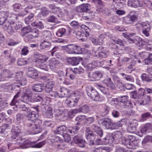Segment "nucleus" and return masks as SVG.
Instances as JSON below:
<instances>
[{
  "instance_id": "nucleus-1",
  "label": "nucleus",
  "mask_w": 152,
  "mask_h": 152,
  "mask_svg": "<svg viewBox=\"0 0 152 152\" xmlns=\"http://www.w3.org/2000/svg\"><path fill=\"white\" fill-rule=\"evenodd\" d=\"M39 106L33 107L36 111H31L30 108L25 104L21 105L20 108L24 112V116L27 118L26 126L29 128L31 134H38L41 131V125L42 121L37 119L39 115L38 113Z\"/></svg>"
},
{
  "instance_id": "nucleus-2",
  "label": "nucleus",
  "mask_w": 152,
  "mask_h": 152,
  "mask_svg": "<svg viewBox=\"0 0 152 152\" xmlns=\"http://www.w3.org/2000/svg\"><path fill=\"white\" fill-rule=\"evenodd\" d=\"M0 25H4V28L10 34L14 33V30H18L21 26V25L16 23L10 18H0Z\"/></svg>"
},
{
  "instance_id": "nucleus-3",
  "label": "nucleus",
  "mask_w": 152,
  "mask_h": 152,
  "mask_svg": "<svg viewBox=\"0 0 152 152\" xmlns=\"http://www.w3.org/2000/svg\"><path fill=\"white\" fill-rule=\"evenodd\" d=\"M101 124L106 128L108 129H118L120 127H121L122 124L120 122L115 123L113 122L110 119L105 118L100 120Z\"/></svg>"
},
{
  "instance_id": "nucleus-4",
  "label": "nucleus",
  "mask_w": 152,
  "mask_h": 152,
  "mask_svg": "<svg viewBox=\"0 0 152 152\" xmlns=\"http://www.w3.org/2000/svg\"><path fill=\"white\" fill-rule=\"evenodd\" d=\"M20 127L17 126H13L12 129L11 138L14 144L22 143V137H21Z\"/></svg>"
},
{
  "instance_id": "nucleus-5",
  "label": "nucleus",
  "mask_w": 152,
  "mask_h": 152,
  "mask_svg": "<svg viewBox=\"0 0 152 152\" xmlns=\"http://www.w3.org/2000/svg\"><path fill=\"white\" fill-rule=\"evenodd\" d=\"M22 143H16L15 144H21L24 145L25 148L31 147L32 148H40L45 145L46 143V141L44 140L37 143V141L30 142L28 140H26L25 139L22 138Z\"/></svg>"
},
{
  "instance_id": "nucleus-6",
  "label": "nucleus",
  "mask_w": 152,
  "mask_h": 152,
  "mask_svg": "<svg viewBox=\"0 0 152 152\" xmlns=\"http://www.w3.org/2000/svg\"><path fill=\"white\" fill-rule=\"evenodd\" d=\"M136 134L141 137L143 134L152 135V124L150 123L146 124L141 128L140 131L137 132Z\"/></svg>"
},
{
  "instance_id": "nucleus-7",
  "label": "nucleus",
  "mask_w": 152,
  "mask_h": 152,
  "mask_svg": "<svg viewBox=\"0 0 152 152\" xmlns=\"http://www.w3.org/2000/svg\"><path fill=\"white\" fill-rule=\"evenodd\" d=\"M86 91L88 95L93 100L96 102L101 101L99 94L92 87H87Z\"/></svg>"
},
{
  "instance_id": "nucleus-8",
  "label": "nucleus",
  "mask_w": 152,
  "mask_h": 152,
  "mask_svg": "<svg viewBox=\"0 0 152 152\" xmlns=\"http://www.w3.org/2000/svg\"><path fill=\"white\" fill-rule=\"evenodd\" d=\"M65 49L67 53L70 54H79L82 52L81 48L74 45H69L66 46Z\"/></svg>"
},
{
  "instance_id": "nucleus-9",
  "label": "nucleus",
  "mask_w": 152,
  "mask_h": 152,
  "mask_svg": "<svg viewBox=\"0 0 152 152\" xmlns=\"http://www.w3.org/2000/svg\"><path fill=\"white\" fill-rule=\"evenodd\" d=\"M33 92L29 88L23 89L21 95V98L26 102H31L32 99Z\"/></svg>"
},
{
  "instance_id": "nucleus-10",
  "label": "nucleus",
  "mask_w": 152,
  "mask_h": 152,
  "mask_svg": "<svg viewBox=\"0 0 152 152\" xmlns=\"http://www.w3.org/2000/svg\"><path fill=\"white\" fill-rule=\"evenodd\" d=\"M70 91L68 89L62 88L60 89L59 93L53 92V96L55 98H63L69 97L70 95Z\"/></svg>"
},
{
  "instance_id": "nucleus-11",
  "label": "nucleus",
  "mask_w": 152,
  "mask_h": 152,
  "mask_svg": "<svg viewBox=\"0 0 152 152\" xmlns=\"http://www.w3.org/2000/svg\"><path fill=\"white\" fill-rule=\"evenodd\" d=\"M80 96L68 97L65 101V103L69 108H73L76 106L79 102Z\"/></svg>"
},
{
  "instance_id": "nucleus-12",
  "label": "nucleus",
  "mask_w": 152,
  "mask_h": 152,
  "mask_svg": "<svg viewBox=\"0 0 152 152\" xmlns=\"http://www.w3.org/2000/svg\"><path fill=\"white\" fill-rule=\"evenodd\" d=\"M35 65L37 67L45 63L48 60V58L46 56L39 53L35 54L34 55Z\"/></svg>"
},
{
  "instance_id": "nucleus-13",
  "label": "nucleus",
  "mask_w": 152,
  "mask_h": 152,
  "mask_svg": "<svg viewBox=\"0 0 152 152\" xmlns=\"http://www.w3.org/2000/svg\"><path fill=\"white\" fill-rule=\"evenodd\" d=\"M73 142L75 144H77L80 147L84 148L85 147L86 141L79 135L74 137L73 138Z\"/></svg>"
},
{
  "instance_id": "nucleus-14",
  "label": "nucleus",
  "mask_w": 152,
  "mask_h": 152,
  "mask_svg": "<svg viewBox=\"0 0 152 152\" xmlns=\"http://www.w3.org/2000/svg\"><path fill=\"white\" fill-rule=\"evenodd\" d=\"M81 126V123H77L75 124V126L73 127H68L66 129V132L69 133L71 135L77 134L80 129Z\"/></svg>"
},
{
  "instance_id": "nucleus-15",
  "label": "nucleus",
  "mask_w": 152,
  "mask_h": 152,
  "mask_svg": "<svg viewBox=\"0 0 152 152\" xmlns=\"http://www.w3.org/2000/svg\"><path fill=\"white\" fill-rule=\"evenodd\" d=\"M26 83V81L25 78H23L22 80H15L12 85V90H17L20 87V86H24Z\"/></svg>"
},
{
  "instance_id": "nucleus-16",
  "label": "nucleus",
  "mask_w": 152,
  "mask_h": 152,
  "mask_svg": "<svg viewBox=\"0 0 152 152\" xmlns=\"http://www.w3.org/2000/svg\"><path fill=\"white\" fill-rule=\"evenodd\" d=\"M90 9V6L88 4H83L75 8V11L78 12H87Z\"/></svg>"
},
{
  "instance_id": "nucleus-17",
  "label": "nucleus",
  "mask_w": 152,
  "mask_h": 152,
  "mask_svg": "<svg viewBox=\"0 0 152 152\" xmlns=\"http://www.w3.org/2000/svg\"><path fill=\"white\" fill-rule=\"evenodd\" d=\"M89 79L92 81H96L99 80L102 77V74L99 71L93 72L91 75L89 74L88 75Z\"/></svg>"
},
{
  "instance_id": "nucleus-18",
  "label": "nucleus",
  "mask_w": 152,
  "mask_h": 152,
  "mask_svg": "<svg viewBox=\"0 0 152 152\" xmlns=\"http://www.w3.org/2000/svg\"><path fill=\"white\" fill-rule=\"evenodd\" d=\"M113 79L117 88L121 91L125 90V87L118 77L116 75H113Z\"/></svg>"
},
{
  "instance_id": "nucleus-19",
  "label": "nucleus",
  "mask_w": 152,
  "mask_h": 152,
  "mask_svg": "<svg viewBox=\"0 0 152 152\" xmlns=\"http://www.w3.org/2000/svg\"><path fill=\"white\" fill-rule=\"evenodd\" d=\"M54 85V82L51 81L47 82L45 86V89L46 92L47 93H50L51 97H55V96H53V92H55L52 91V89Z\"/></svg>"
},
{
  "instance_id": "nucleus-20",
  "label": "nucleus",
  "mask_w": 152,
  "mask_h": 152,
  "mask_svg": "<svg viewBox=\"0 0 152 152\" xmlns=\"http://www.w3.org/2000/svg\"><path fill=\"white\" fill-rule=\"evenodd\" d=\"M102 83L106 85L107 86L110 88L111 89L114 90L115 89V85L113 83L111 78L107 77L103 80Z\"/></svg>"
},
{
  "instance_id": "nucleus-21",
  "label": "nucleus",
  "mask_w": 152,
  "mask_h": 152,
  "mask_svg": "<svg viewBox=\"0 0 152 152\" xmlns=\"http://www.w3.org/2000/svg\"><path fill=\"white\" fill-rule=\"evenodd\" d=\"M137 20V18L134 15L132 16L128 15L124 18L123 22L127 24H132Z\"/></svg>"
},
{
  "instance_id": "nucleus-22",
  "label": "nucleus",
  "mask_w": 152,
  "mask_h": 152,
  "mask_svg": "<svg viewBox=\"0 0 152 152\" xmlns=\"http://www.w3.org/2000/svg\"><path fill=\"white\" fill-rule=\"evenodd\" d=\"M58 3L62 4L65 7L69 8L71 5L74 4L75 2L74 0H55Z\"/></svg>"
},
{
  "instance_id": "nucleus-23",
  "label": "nucleus",
  "mask_w": 152,
  "mask_h": 152,
  "mask_svg": "<svg viewBox=\"0 0 152 152\" xmlns=\"http://www.w3.org/2000/svg\"><path fill=\"white\" fill-rule=\"evenodd\" d=\"M28 76L32 78L35 79L38 76V73L37 70L33 67H29L27 72Z\"/></svg>"
},
{
  "instance_id": "nucleus-24",
  "label": "nucleus",
  "mask_w": 152,
  "mask_h": 152,
  "mask_svg": "<svg viewBox=\"0 0 152 152\" xmlns=\"http://www.w3.org/2000/svg\"><path fill=\"white\" fill-rule=\"evenodd\" d=\"M121 142L122 144L124 145L128 148H132L135 145H133V142H130V140L126 137L122 138Z\"/></svg>"
},
{
  "instance_id": "nucleus-25",
  "label": "nucleus",
  "mask_w": 152,
  "mask_h": 152,
  "mask_svg": "<svg viewBox=\"0 0 152 152\" xmlns=\"http://www.w3.org/2000/svg\"><path fill=\"white\" fill-rule=\"evenodd\" d=\"M85 136L89 144L90 145H94L96 136L95 134L94 133L88 134H86Z\"/></svg>"
},
{
  "instance_id": "nucleus-26",
  "label": "nucleus",
  "mask_w": 152,
  "mask_h": 152,
  "mask_svg": "<svg viewBox=\"0 0 152 152\" xmlns=\"http://www.w3.org/2000/svg\"><path fill=\"white\" fill-rule=\"evenodd\" d=\"M128 5L130 7L137 8L141 7L142 4L141 2L138 0H129L128 1Z\"/></svg>"
},
{
  "instance_id": "nucleus-27",
  "label": "nucleus",
  "mask_w": 152,
  "mask_h": 152,
  "mask_svg": "<svg viewBox=\"0 0 152 152\" xmlns=\"http://www.w3.org/2000/svg\"><path fill=\"white\" fill-rule=\"evenodd\" d=\"M44 88L43 83H36L32 86V89L33 91L36 92H41L43 91Z\"/></svg>"
},
{
  "instance_id": "nucleus-28",
  "label": "nucleus",
  "mask_w": 152,
  "mask_h": 152,
  "mask_svg": "<svg viewBox=\"0 0 152 152\" xmlns=\"http://www.w3.org/2000/svg\"><path fill=\"white\" fill-rule=\"evenodd\" d=\"M66 128L65 125H62L58 127L54 131V133L55 134H60L63 135L66 132Z\"/></svg>"
},
{
  "instance_id": "nucleus-29",
  "label": "nucleus",
  "mask_w": 152,
  "mask_h": 152,
  "mask_svg": "<svg viewBox=\"0 0 152 152\" xmlns=\"http://www.w3.org/2000/svg\"><path fill=\"white\" fill-rule=\"evenodd\" d=\"M80 58L78 57H69L67 58V61L69 64L72 65H76L78 64L80 61Z\"/></svg>"
},
{
  "instance_id": "nucleus-30",
  "label": "nucleus",
  "mask_w": 152,
  "mask_h": 152,
  "mask_svg": "<svg viewBox=\"0 0 152 152\" xmlns=\"http://www.w3.org/2000/svg\"><path fill=\"white\" fill-rule=\"evenodd\" d=\"M91 128L99 137H102V136L103 135V130L100 127L96 124H93L91 126Z\"/></svg>"
},
{
  "instance_id": "nucleus-31",
  "label": "nucleus",
  "mask_w": 152,
  "mask_h": 152,
  "mask_svg": "<svg viewBox=\"0 0 152 152\" xmlns=\"http://www.w3.org/2000/svg\"><path fill=\"white\" fill-rule=\"evenodd\" d=\"M77 109L78 113L82 112L84 113H88L90 110L89 106L86 104L82 105Z\"/></svg>"
},
{
  "instance_id": "nucleus-32",
  "label": "nucleus",
  "mask_w": 152,
  "mask_h": 152,
  "mask_svg": "<svg viewBox=\"0 0 152 152\" xmlns=\"http://www.w3.org/2000/svg\"><path fill=\"white\" fill-rule=\"evenodd\" d=\"M76 37L79 40L82 41H86L87 39V35L83 32L78 31L76 33Z\"/></svg>"
},
{
  "instance_id": "nucleus-33",
  "label": "nucleus",
  "mask_w": 152,
  "mask_h": 152,
  "mask_svg": "<svg viewBox=\"0 0 152 152\" xmlns=\"http://www.w3.org/2000/svg\"><path fill=\"white\" fill-rule=\"evenodd\" d=\"M142 29V33L146 37H148L149 35V32L151 30V27L150 24L148 23Z\"/></svg>"
},
{
  "instance_id": "nucleus-34",
  "label": "nucleus",
  "mask_w": 152,
  "mask_h": 152,
  "mask_svg": "<svg viewBox=\"0 0 152 152\" xmlns=\"http://www.w3.org/2000/svg\"><path fill=\"white\" fill-rule=\"evenodd\" d=\"M8 72H9V75H6L5 76V77L6 78H15V79H20L22 76V74H21V73L20 72H18L16 73L13 74L10 72L9 71H8Z\"/></svg>"
},
{
  "instance_id": "nucleus-35",
  "label": "nucleus",
  "mask_w": 152,
  "mask_h": 152,
  "mask_svg": "<svg viewBox=\"0 0 152 152\" xmlns=\"http://www.w3.org/2000/svg\"><path fill=\"white\" fill-rule=\"evenodd\" d=\"M115 140L114 139L112 134H109L104 138V141L105 143L109 144H112Z\"/></svg>"
},
{
  "instance_id": "nucleus-36",
  "label": "nucleus",
  "mask_w": 152,
  "mask_h": 152,
  "mask_svg": "<svg viewBox=\"0 0 152 152\" xmlns=\"http://www.w3.org/2000/svg\"><path fill=\"white\" fill-rule=\"evenodd\" d=\"M141 77L142 81L147 83L151 82L152 80V77L148 74L144 73L142 74Z\"/></svg>"
},
{
  "instance_id": "nucleus-37",
  "label": "nucleus",
  "mask_w": 152,
  "mask_h": 152,
  "mask_svg": "<svg viewBox=\"0 0 152 152\" xmlns=\"http://www.w3.org/2000/svg\"><path fill=\"white\" fill-rule=\"evenodd\" d=\"M109 112L108 107L104 104L103 106V108L101 110L99 114L101 116L104 117L108 114Z\"/></svg>"
},
{
  "instance_id": "nucleus-38",
  "label": "nucleus",
  "mask_w": 152,
  "mask_h": 152,
  "mask_svg": "<svg viewBox=\"0 0 152 152\" xmlns=\"http://www.w3.org/2000/svg\"><path fill=\"white\" fill-rule=\"evenodd\" d=\"M54 115L56 118L61 117L64 118L65 115L62 110L59 109H55L54 110Z\"/></svg>"
},
{
  "instance_id": "nucleus-39",
  "label": "nucleus",
  "mask_w": 152,
  "mask_h": 152,
  "mask_svg": "<svg viewBox=\"0 0 152 152\" xmlns=\"http://www.w3.org/2000/svg\"><path fill=\"white\" fill-rule=\"evenodd\" d=\"M21 91V90H20L14 96L13 99L12 100L10 103V105L11 106L15 105L16 106H17V105L16 104L18 102L17 99L20 96Z\"/></svg>"
},
{
  "instance_id": "nucleus-40",
  "label": "nucleus",
  "mask_w": 152,
  "mask_h": 152,
  "mask_svg": "<svg viewBox=\"0 0 152 152\" xmlns=\"http://www.w3.org/2000/svg\"><path fill=\"white\" fill-rule=\"evenodd\" d=\"M51 45V43L50 41L44 40L41 42L40 48L41 49H44L45 48H49Z\"/></svg>"
},
{
  "instance_id": "nucleus-41",
  "label": "nucleus",
  "mask_w": 152,
  "mask_h": 152,
  "mask_svg": "<svg viewBox=\"0 0 152 152\" xmlns=\"http://www.w3.org/2000/svg\"><path fill=\"white\" fill-rule=\"evenodd\" d=\"M43 37L44 40L50 41L51 39L52 34L50 31H46L44 32Z\"/></svg>"
},
{
  "instance_id": "nucleus-42",
  "label": "nucleus",
  "mask_w": 152,
  "mask_h": 152,
  "mask_svg": "<svg viewBox=\"0 0 152 152\" xmlns=\"http://www.w3.org/2000/svg\"><path fill=\"white\" fill-rule=\"evenodd\" d=\"M108 148L105 147H100L94 148V152H109Z\"/></svg>"
},
{
  "instance_id": "nucleus-43",
  "label": "nucleus",
  "mask_w": 152,
  "mask_h": 152,
  "mask_svg": "<svg viewBox=\"0 0 152 152\" xmlns=\"http://www.w3.org/2000/svg\"><path fill=\"white\" fill-rule=\"evenodd\" d=\"M78 113L77 109H72L68 112L67 117L69 118H72L76 114Z\"/></svg>"
},
{
  "instance_id": "nucleus-44",
  "label": "nucleus",
  "mask_w": 152,
  "mask_h": 152,
  "mask_svg": "<svg viewBox=\"0 0 152 152\" xmlns=\"http://www.w3.org/2000/svg\"><path fill=\"white\" fill-rule=\"evenodd\" d=\"M66 32V29L65 27H61L57 31L56 34L58 37H61L65 34Z\"/></svg>"
},
{
  "instance_id": "nucleus-45",
  "label": "nucleus",
  "mask_w": 152,
  "mask_h": 152,
  "mask_svg": "<svg viewBox=\"0 0 152 152\" xmlns=\"http://www.w3.org/2000/svg\"><path fill=\"white\" fill-rule=\"evenodd\" d=\"M59 65V64L57 61H51L49 66V68H50L51 70H54V69L58 66Z\"/></svg>"
},
{
  "instance_id": "nucleus-46",
  "label": "nucleus",
  "mask_w": 152,
  "mask_h": 152,
  "mask_svg": "<svg viewBox=\"0 0 152 152\" xmlns=\"http://www.w3.org/2000/svg\"><path fill=\"white\" fill-rule=\"evenodd\" d=\"M31 27L28 25L27 27H24L21 31V35L22 36H26L28 34H29L30 33Z\"/></svg>"
},
{
  "instance_id": "nucleus-47",
  "label": "nucleus",
  "mask_w": 152,
  "mask_h": 152,
  "mask_svg": "<svg viewBox=\"0 0 152 152\" xmlns=\"http://www.w3.org/2000/svg\"><path fill=\"white\" fill-rule=\"evenodd\" d=\"M47 21L49 22L55 23H58L60 22L58 21L57 18L54 16L51 15L49 16L47 19Z\"/></svg>"
},
{
  "instance_id": "nucleus-48",
  "label": "nucleus",
  "mask_w": 152,
  "mask_h": 152,
  "mask_svg": "<svg viewBox=\"0 0 152 152\" xmlns=\"http://www.w3.org/2000/svg\"><path fill=\"white\" fill-rule=\"evenodd\" d=\"M70 70L75 74H80L84 72L83 69L80 66L75 68L73 69L71 68Z\"/></svg>"
},
{
  "instance_id": "nucleus-49",
  "label": "nucleus",
  "mask_w": 152,
  "mask_h": 152,
  "mask_svg": "<svg viewBox=\"0 0 152 152\" xmlns=\"http://www.w3.org/2000/svg\"><path fill=\"white\" fill-rule=\"evenodd\" d=\"M133 39L134 41V43L136 45H138V44H141L142 46L143 45L142 44L143 41L142 39L138 36H135L133 37Z\"/></svg>"
},
{
  "instance_id": "nucleus-50",
  "label": "nucleus",
  "mask_w": 152,
  "mask_h": 152,
  "mask_svg": "<svg viewBox=\"0 0 152 152\" xmlns=\"http://www.w3.org/2000/svg\"><path fill=\"white\" fill-rule=\"evenodd\" d=\"M9 128L8 124H4L3 125L0 126V134L2 135L4 134L5 131L7 129Z\"/></svg>"
},
{
  "instance_id": "nucleus-51",
  "label": "nucleus",
  "mask_w": 152,
  "mask_h": 152,
  "mask_svg": "<svg viewBox=\"0 0 152 152\" xmlns=\"http://www.w3.org/2000/svg\"><path fill=\"white\" fill-rule=\"evenodd\" d=\"M70 25L74 29H77L81 26L80 23L77 21H72L70 23Z\"/></svg>"
},
{
  "instance_id": "nucleus-52",
  "label": "nucleus",
  "mask_w": 152,
  "mask_h": 152,
  "mask_svg": "<svg viewBox=\"0 0 152 152\" xmlns=\"http://www.w3.org/2000/svg\"><path fill=\"white\" fill-rule=\"evenodd\" d=\"M118 99L120 103L123 105L129 100L128 96L126 95L120 96L118 97Z\"/></svg>"
},
{
  "instance_id": "nucleus-53",
  "label": "nucleus",
  "mask_w": 152,
  "mask_h": 152,
  "mask_svg": "<svg viewBox=\"0 0 152 152\" xmlns=\"http://www.w3.org/2000/svg\"><path fill=\"white\" fill-rule=\"evenodd\" d=\"M152 117L151 114L149 112H146L142 114L141 115V120L142 121H144L146 120L147 118Z\"/></svg>"
},
{
  "instance_id": "nucleus-54",
  "label": "nucleus",
  "mask_w": 152,
  "mask_h": 152,
  "mask_svg": "<svg viewBox=\"0 0 152 152\" xmlns=\"http://www.w3.org/2000/svg\"><path fill=\"white\" fill-rule=\"evenodd\" d=\"M99 62L98 61H93L92 62L87 64V66L89 69H93L98 65L97 63Z\"/></svg>"
},
{
  "instance_id": "nucleus-55",
  "label": "nucleus",
  "mask_w": 152,
  "mask_h": 152,
  "mask_svg": "<svg viewBox=\"0 0 152 152\" xmlns=\"http://www.w3.org/2000/svg\"><path fill=\"white\" fill-rule=\"evenodd\" d=\"M115 140H118L122 137V133L120 131H116L112 134Z\"/></svg>"
},
{
  "instance_id": "nucleus-56",
  "label": "nucleus",
  "mask_w": 152,
  "mask_h": 152,
  "mask_svg": "<svg viewBox=\"0 0 152 152\" xmlns=\"http://www.w3.org/2000/svg\"><path fill=\"white\" fill-rule=\"evenodd\" d=\"M148 23V22H143L141 23L138 22L136 23L135 26L137 29L138 31H139L141 30L142 28V29L144 27V25L145 26Z\"/></svg>"
},
{
  "instance_id": "nucleus-57",
  "label": "nucleus",
  "mask_w": 152,
  "mask_h": 152,
  "mask_svg": "<svg viewBox=\"0 0 152 152\" xmlns=\"http://www.w3.org/2000/svg\"><path fill=\"white\" fill-rule=\"evenodd\" d=\"M30 33L34 37H38L39 34V30L36 28H31L30 29Z\"/></svg>"
},
{
  "instance_id": "nucleus-58",
  "label": "nucleus",
  "mask_w": 152,
  "mask_h": 152,
  "mask_svg": "<svg viewBox=\"0 0 152 152\" xmlns=\"http://www.w3.org/2000/svg\"><path fill=\"white\" fill-rule=\"evenodd\" d=\"M49 140H51L52 143L59 142H61L62 141V139L60 137L57 136L53 137L51 139H50Z\"/></svg>"
},
{
  "instance_id": "nucleus-59",
  "label": "nucleus",
  "mask_w": 152,
  "mask_h": 152,
  "mask_svg": "<svg viewBox=\"0 0 152 152\" xmlns=\"http://www.w3.org/2000/svg\"><path fill=\"white\" fill-rule=\"evenodd\" d=\"M113 4L114 5L116 4L117 6L119 8L122 7L125 4H124L121 2L120 0H113Z\"/></svg>"
},
{
  "instance_id": "nucleus-60",
  "label": "nucleus",
  "mask_w": 152,
  "mask_h": 152,
  "mask_svg": "<svg viewBox=\"0 0 152 152\" xmlns=\"http://www.w3.org/2000/svg\"><path fill=\"white\" fill-rule=\"evenodd\" d=\"M148 55V53L146 52H143L140 53L139 54L140 57L142 59H144L143 62L144 63V61L145 59H147Z\"/></svg>"
},
{
  "instance_id": "nucleus-61",
  "label": "nucleus",
  "mask_w": 152,
  "mask_h": 152,
  "mask_svg": "<svg viewBox=\"0 0 152 152\" xmlns=\"http://www.w3.org/2000/svg\"><path fill=\"white\" fill-rule=\"evenodd\" d=\"M34 14L30 13L29 16L25 19V21L27 24H28L29 22H31L33 20Z\"/></svg>"
},
{
  "instance_id": "nucleus-62",
  "label": "nucleus",
  "mask_w": 152,
  "mask_h": 152,
  "mask_svg": "<svg viewBox=\"0 0 152 152\" xmlns=\"http://www.w3.org/2000/svg\"><path fill=\"white\" fill-rule=\"evenodd\" d=\"M152 61V54L148 53V55L147 59L145 60L144 64H148Z\"/></svg>"
},
{
  "instance_id": "nucleus-63",
  "label": "nucleus",
  "mask_w": 152,
  "mask_h": 152,
  "mask_svg": "<svg viewBox=\"0 0 152 152\" xmlns=\"http://www.w3.org/2000/svg\"><path fill=\"white\" fill-rule=\"evenodd\" d=\"M24 115L20 113H18L16 115V120L17 121L20 122L24 118Z\"/></svg>"
},
{
  "instance_id": "nucleus-64",
  "label": "nucleus",
  "mask_w": 152,
  "mask_h": 152,
  "mask_svg": "<svg viewBox=\"0 0 152 152\" xmlns=\"http://www.w3.org/2000/svg\"><path fill=\"white\" fill-rule=\"evenodd\" d=\"M27 13L24 10L22 12L18 13L17 16L15 17V18L18 20L20 19L21 18H23V17Z\"/></svg>"
}]
</instances>
